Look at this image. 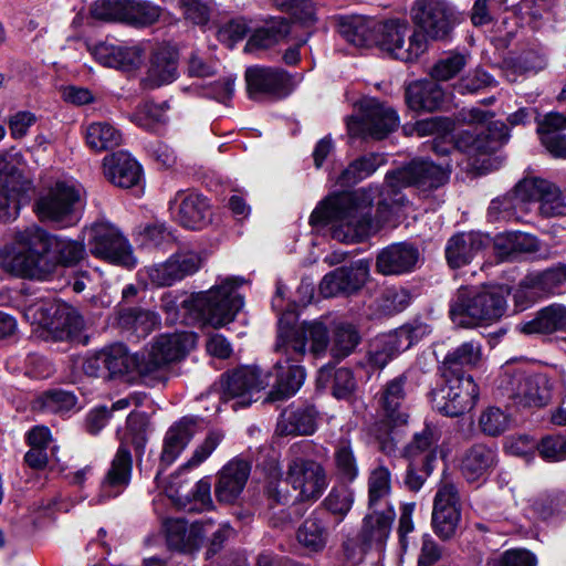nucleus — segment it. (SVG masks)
<instances>
[{"label":"nucleus","instance_id":"obj_19","mask_svg":"<svg viewBox=\"0 0 566 566\" xmlns=\"http://www.w3.org/2000/svg\"><path fill=\"white\" fill-rule=\"evenodd\" d=\"M369 272L368 260H358L348 266L337 268L323 277L319 283V292L324 297L352 295L367 283Z\"/></svg>","mask_w":566,"mask_h":566},{"label":"nucleus","instance_id":"obj_21","mask_svg":"<svg viewBox=\"0 0 566 566\" xmlns=\"http://www.w3.org/2000/svg\"><path fill=\"white\" fill-rule=\"evenodd\" d=\"M212 526L211 520L188 524L181 518H171L165 523L167 545L170 549L186 554H196Z\"/></svg>","mask_w":566,"mask_h":566},{"label":"nucleus","instance_id":"obj_8","mask_svg":"<svg viewBox=\"0 0 566 566\" xmlns=\"http://www.w3.org/2000/svg\"><path fill=\"white\" fill-rule=\"evenodd\" d=\"M305 444L294 443L290 447V460L286 469V485H290L300 502H314L318 500L328 485L327 472L322 463L303 458Z\"/></svg>","mask_w":566,"mask_h":566},{"label":"nucleus","instance_id":"obj_17","mask_svg":"<svg viewBox=\"0 0 566 566\" xmlns=\"http://www.w3.org/2000/svg\"><path fill=\"white\" fill-rule=\"evenodd\" d=\"M31 181L6 160L0 161V221L14 220L29 197Z\"/></svg>","mask_w":566,"mask_h":566},{"label":"nucleus","instance_id":"obj_31","mask_svg":"<svg viewBox=\"0 0 566 566\" xmlns=\"http://www.w3.org/2000/svg\"><path fill=\"white\" fill-rule=\"evenodd\" d=\"M103 165L105 177L117 187L130 188L140 180V166L125 151L106 156L103 160Z\"/></svg>","mask_w":566,"mask_h":566},{"label":"nucleus","instance_id":"obj_38","mask_svg":"<svg viewBox=\"0 0 566 566\" xmlns=\"http://www.w3.org/2000/svg\"><path fill=\"white\" fill-rule=\"evenodd\" d=\"M438 441L437 430L433 427L426 426L420 432H416L411 441L405 447L403 457L407 460H419L427 468L426 470H432Z\"/></svg>","mask_w":566,"mask_h":566},{"label":"nucleus","instance_id":"obj_3","mask_svg":"<svg viewBox=\"0 0 566 566\" xmlns=\"http://www.w3.org/2000/svg\"><path fill=\"white\" fill-rule=\"evenodd\" d=\"M338 32L355 46L376 43L396 59L406 62L424 52L422 35H418L417 30H411L407 20L391 19L373 22L370 25L363 20L342 19Z\"/></svg>","mask_w":566,"mask_h":566},{"label":"nucleus","instance_id":"obj_9","mask_svg":"<svg viewBox=\"0 0 566 566\" xmlns=\"http://www.w3.org/2000/svg\"><path fill=\"white\" fill-rule=\"evenodd\" d=\"M411 19L417 34L422 35L424 51L428 41L447 40L460 23L459 14L447 0H416L411 8Z\"/></svg>","mask_w":566,"mask_h":566},{"label":"nucleus","instance_id":"obj_53","mask_svg":"<svg viewBox=\"0 0 566 566\" xmlns=\"http://www.w3.org/2000/svg\"><path fill=\"white\" fill-rule=\"evenodd\" d=\"M509 139V128L502 122H494L476 134L471 147L481 154L496 151Z\"/></svg>","mask_w":566,"mask_h":566},{"label":"nucleus","instance_id":"obj_34","mask_svg":"<svg viewBox=\"0 0 566 566\" xmlns=\"http://www.w3.org/2000/svg\"><path fill=\"white\" fill-rule=\"evenodd\" d=\"M394 520L392 510L373 511L364 517L358 539L367 547L381 548L390 535Z\"/></svg>","mask_w":566,"mask_h":566},{"label":"nucleus","instance_id":"obj_37","mask_svg":"<svg viewBox=\"0 0 566 566\" xmlns=\"http://www.w3.org/2000/svg\"><path fill=\"white\" fill-rule=\"evenodd\" d=\"M494 464V451L483 444H475L464 453L460 470L467 481L475 482L489 474Z\"/></svg>","mask_w":566,"mask_h":566},{"label":"nucleus","instance_id":"obj_13","mask_svg":"<svg viewBox=\"0 0 566 566\" xmlns=\"http://www.w3.org/2000/svg\"><path fill=\"white\" fill-rule=\"evenodd\" d=\"M497 388L503 396L523 407H542L551 399L549 381L544 375L505 370Z\"/></svg>","mask_w":566,"mask_h":566},{"label":"nucleus","instance_id":"obj_55","mask_svg":"<svg viewBox=\"0 0 566 566\" xmlns=\"http://www.w3.org/2000/svg\"><path fill=\"white\" fill-rule=\"evenodd\" d=\"M384 163L381 156L370 154L354 160L339 176V181L343 185L356 184L377 170Z\"/></svg>","mask_w":566,"mask_h":566},{"label":"nucleus","instance_id":"obj_30","mask_svg":"<svg viewBox=\"0 0 566 566\" xmlns=\"http://www.w3.org/2000/svg\"><path fill=\"white\" fill-rule=\"evenodd\" d=\"M133 459L126 443L123 442L111 463L102 482V495L105 497H115L123 492L129 484L132 475Z\"/></svg>","mask_w":566,"mask_h":566},{"label":"nucleus","instance_id":"obj_51","mask_svg":"<svg viewBox=\"0 0 566 566\" xmlns=\"http://www.w3.org/2000/svg\"><path fill=\"white\" fill-rule=\"evenodd\" d=\"M290 32V24L284 18L273 21L265 28L258 29L245 44V51L270 48L283 40Z\"/></svg>","mask_w":566,"mask_h":566},{"label":"nucleus","instance_id":"obj_36","mask_svg":"<svg viewBox=\"0 0 566 566\" xmlns=\"http://www.w3.org/2000/svg\"><path fill=\"white\" fill-rule=\"evenodd\" d=\"M97 60L108 66L123 71L137 69L143 61V50L138 46L101 44L96 48Z\"/></svg>","mask_w":566,"mask_h":566},{"label":"nucleus","instance_id":"obj_5","mask_svg":"<svg viewBox=\"0 0 566 566\" xmlns=\"http://www.w3.org/2000/svg\"><path fill=\"white\" fill-rule=\"evenodd\" d=\"M502 287H460L450 304V318L460 327H473L497 321L506 310Z\"/></svg>","mask_w":566,"mask_h":566},{"label":"nucleus","instance_id":"obj_41","mask_svg":"<svg viewBox=\"0 0 566 566\" xmlns=\"http://www.w3.org/2000/svg\"><path fill=\"white\" fill-rule=\"evenodd\" d=\"M115 319L118 327L137 337L147 336L159 323L156 313L142 308L119 310Z\"/></svg>","mask_w":566,"mask_h":566},{"label":"nucleus","instance_id":"obj_6","mask_svg":"<svg viewBox=\"0 0 566 566\" xmlns=\"http://www.w3.org/2000/svg\"><path fill=\"white\" fill-rule=\"evenodd\" d=\"M240 282L227 279L207 292L193 294L182 302V308L195 321L211 325L214 328L224 326L234 319L243 306V298L237 289Z\"/></svg>","mask_w":566,"mask_h":566},{"label":"nucleus","instance_id":"obj_12","mask_svg":"<svg viewBox=\"0 0 566 566\" xmlns=\"http://www.w3.org/2000/svg\"><path fill=\"white\" fill-rule=\"evenodd\" d=\"M443 385L432 391L433 409L448 417H459L473 409L479 388L471 375L441 373Z\"/></svg>","mask_w":566,"mask_h":566},{"label":"nucleus","instance_id":"obj_56","mask_svg":"<svg viewBox=\"0 0 566 566\" xmlns=\"http://www.w3.org/2000/svg\"><path fill=\"white\" fill-rule=\"evenodd\" d=\"M336 473L345 481H353L358 475L357 461L348 440H339L334 451Z\"/></svg>","mask_w":566,"mask_h":566},{"label":"nucleus","instance_id":"obj_25","mask_svg":"<svg viewBox=\"0 0 566 566\" xmlns=\"http://www.w3.org/2000/svg\"><path fill=\"white\" fill-rule=\"evenodd\" d=\"M178 222L188 229H201L210 221V206L205 197L191 191H178L170 202Z\"/></svg>","mask_w":566,"mask_h":566},{"label":"nucleus","instance_id":"obj_40","mask_svg":"<svg viewBox=\"0 0 566 566\" xmlns=\"http://www.w3.org/2000/svg\"><path fill=\"white\" fill-rule=\"evenodd\" d=\"M520 182L514 189L503 196L496 197L490 203L488 217L492 222L511 221L518 219V212L524 210V205L531 199L523 198L524 191H520Z\"/></svg>","mask_w":566,"mask_h":566},{"label":"nucleus","instance_id":"obj_11","mask_svg":"<svg viewBox=\"0 0 566 566\" xmlns=\"http://www.w3.org/2000/svg\"><path fill=\"white\" fill-rule=\"evenodd\" d=\"M86 233L87 248L93 256L127 269L136 265L137 259L129 241L115 224L95 221L86 228Z\"/></svg>","mask_w":566,"mask_h":566},{"label":"nucleus","instance_id":"obj_64","mask_svg":"<svg viewBox=\"0 0 566 566\" xmlns=\"http://www.w3.org/2000/svg\"><path fill=\"white\" fill-rule=\"evenodd\" d=\"M534 554L527 549L515 548L504 552L499 558L490 559L486 566H536Z\"/></svg>","mask_w":566,"mask_h":566},{"label":"nucleus","instance_id":"obj_46","mask_svg":"<svg viewBox=\"0 0 566 566\" xmlns=\"http://www.w3.org/2000/svg\"><path fill=\"white\" fill-rule=\"evenodd\" d=\"M497 253L505 259L514 258L516 253H533L538 251V240L528 233L509 232L497 235L494 242Z\"/></svg>","mask_w":566,"mask_h":566},{"label":"nucleus","instance_id":"obj_54","mask_svg":"<svg viewBox=\"0 0 566 566\" xmlns=\"http://www.w3.org/2000/svg\"><path fill=\"white\" fill-rule=\"evenodd\" d=\"M168 102L156 104L154 102H144L138 105L132 114L130 120L145 129H154L157 125L165 124L168 120Z\"/></svg>","mask_w":566,"mask_h":566},{"label":"nucleus","instance_id":"obj_16","mask_svg":"<svg viewBox=\"0 0 566 566\" xmlns=\"http://www.w3.org/2000/svg\"><path fill=\"white\" fill-rule=\"evenodd\" d=\"M447 180V171L428 160H412L386 175V182L392 189L413 186L427 191L441 187Z\"/></svg>","mask_w":566,"mask_h":566},{"label":"nucleus","instance_id":"obj_29","mask_svg":"<svg viewBox=\"0 0 566 566\" xmlns=\"http://www.w3.org/2000/svg\"><path fill=\"white\" fill-rule=\"evenodd\" d=\"M489 244V237L478 232H462L452 235L446 247L448 264L458 269L470 263Z\"/></svg>","mask_w":566,"mask_h":566},{"label":"nucleus","instance_id":"obj_24","mask_svg":"<svg viewBox=\"0 0 566 566\" xmlns=\"http://www.w3.org/2000/svg\"><path fill=\"white\" fill-rule=\"evenodd\" d=\"M518 189L524 191L523 198L539 202L542 216H566V191L555 184L541 178H525L520 181Z\"/></svg>","mask_w":566,"mask_h":566},{"label":"nucleus","instance_id":"obj_23","mask_svg":"<svg viewBox=\"0 0 566 566\" xmlns=\"http://www.w3.org/2000/svg\"><path fill=\"white\" fill-rule=\"evenodd\" d=\"M245 81L248 93L253 98L259 95L282 98L293 90L291 75L282 69L250 67L245 72Z\"/></svg>","mask_w":566,"mask_h":566},{"label":"nucleus","instance_id":"obj_45","mask_svg":"<svg viewBox=\"0 0 566 566\" xmlns=\"http://www.w3.org/2000/svg\"><path fill=\"white\" fill-rule=\"evenodd\" d=\"M530 510L537 518L548 521L566 516V493L556 491L530 499Z\"/></svg>","mask_w":566,"mask_h":566},{"label":"nucleus","instance_id":"obj_49","mask_svg":"<svg viewBox=\"0 0 566 566\" xmlns=\"http://www.w3.org/2000/svg\"><path fill=\"white\" fill-rule=\"evenodd\" d=\"M108 379L128 374L133 369L138 373L140 358L130 355L122 344H115L104 348Z\"/></svg>","mask_w":566,"mask_h":566},{"label":"nucleus","instance_id":"obj_7","mask_svg":"<svg viewBox=\"0 0 566 566\" xmlns=\"http://www.w3.org/2000/svg\"><path fill=\"white\" fill-rule=\"evenodd\" d=\"M196 345L192 333L179 332L158 336L147 355L140 357L138 375L149 385L166 384L168 368L184 359Z\"/></svg>","mask_w":566,"mask_h":566},{"label":"nucleus","instance_id":"obj_1","mask_svg":"<svg viewBox=\"0 0 566 566\" xmlns=\"http://www.w3.org/2000/svg\"><path fill=\"white\" fill-rule=\"evenodd\" d=\"M310 343V352L314 356L324 354L328 346V333L323 323L311 322L291 326L280 321L275 352L284 359H279L274 366V375L269 373L261 376L256 368L242 367L226 375L221 379V399L223 401L235 400L232 406H250L256 400L254 397L265 387L271 386L268 399L270 401L283 400L293 396L302 386L305 370L297 365L306 354Z\"/></svg>","mask_w":566,"mask_h":566},{"label":"nucleus","instance_id":"obj_61","mask_svg":"<svg viewBox=\"0 0 566 566\" xmlns=\"http://www.w3.org/2000/svg\"><path fill=\"white\" fill-rule=\"evenodd\" d=\"M504 63L514 73L537 72L545 67L546 59L543 54L530 50L521 53L515 59L506 60Z\"/></svg>","mask_w":566,"mask_h":566},{"label":"nucleus","instance_id":"obj_4","mask_svg":"<svg viewBox=\"0 0 566 566\" xmlns=\"http://www.w3.org/2000/svg\"><path fill=\"white\" fill-rule=\"evenodd\" d=\"M46 231L32 224L15 230L12 241L0 249V269L23 279L44 280L53 273V265L44 255Z\"/></svg>","mask_w":566,"mask_h":566},{"label":"nucleus","instance_id":"obj_63","mask_svg":"<svg viewBox=\"0 0 566 566\" xmlns=\"http://www.w3.org/2000/svg\"><path fill=\"white\" fill-rule=\"evenodd\" d=\"M539 455L547 461H562L566 458V438L562 434H547L536 446Z\"/></svg>","mask_w":566,"mask_h":566},{"label":"nucleus","instance_id":"obj_43","mask_svg":"<svg viewBox=\"0 0 566 566\" xmlns=\"http://www.w3.org/2000/svg\"><path fill=\"white\" fill-rule=\"evenodd\" d=\"M481 360V344L476 340L464 342L444 357L441 373L465 374L462 367H475Z\"/></svg>","mask_w":566,"mask_h":566},{"label":"nucleus","instance_id":"obj_35","mask_svg":"<svg viewBox=\"0 0 566 566\" xmlns=\"http://www.w3.org/2000/svg\"><path fill=\"white\" fill-rule=\"evenodd\" d=\"M193 420L182 418L166 432L160 455V465L168 467L180 455L196 432Z\"/></svg>","mask_w":566,"mask_h":566},{"label":"nucleus","instance_id":"obj_26","mask_svg":"<svg viewBox=\"0 0 566 566\" xmlns=\"http://www.w3.org/2000/svg\"><path fill=\"white\" fill-rule=\"evenodd\" d=\"M251 465L242 459L229 461L218 473L214 493L219 502L231 504L242 493L249 479Z\"/></svg>","mask_w":566,"mask_h":566},{"label":"nucleus","instance_id":"obj_50","mask_svg":"<svg viewBox=\"0 0 566 566\" xmlns=\"http://www.w3.org/2000/svg\"><path fill=\"white\" fill-rule=\"evenodd\" d=\"M124 23L148 27L158 21L161 9L146 0H125Z\"/></svg>","mask_w":566,"mask_h":566},{"label":"nucleus","instance_id":"obj_59","mask_svg":"<svg viewBox=\"0 0 566 566\" xmlns=\"http://www.w3.org/2000/svg\"><path fill=\"white\" fill-rule=\"evenodd\" d=\"M125 0H96L90 8L92 18L102 22L124 23Z\"/></svg>","mask_w":566,"mask_h":566},{"label":"nucleus","instance_id":"obj_33","mask_svg":"<svg viewBox=\"0 0 566 566\" xmlns=\"http://www.w3.org/2000/svg\"><path fill=\"white\" fill-rule=\"evenodd\" d=\"M45 258L53 265V272L57 265L73 266L86 255L85 244L81 241L55 237L46 232Z\"/></svg>","mask_w":566,"mask_h":566},{"label":"nucleus","instance_id":"obj_44","mask_svg":"<svg viewBox=\"0 0 566 566\" xmlns=\"http://www.w3.org/2000/svg\"><path fill=\"white\" fill-rule=\"evenodd\" d=\"M296 538L300 545L308 552L318 553L327 544V527L322 518L312 514L300 525Z\"/></svg>","mask_w":566,"mask_h":566},{"label":"nucleus","instance_id":"obj_52","mask_svg":"<svg viewBox=\"0 0 566 566\" xmlns=\"http://www.w3.org/2000/svg\"><path fill=\"white\" fill-rule=\"evenodd\" d=\"M360 342L357 328L349 323H339L333 332L329 348L333 358L340 360L350 355Z\"/></svg>","mask_w":566,"mask_h":566},{"label":"nucleus","instance_id":"obj_48","mask_svg":"<svg viewBox=\"0 0 566 566\" xmlns=\"http://www.w3.org/2000/svg\"><path fill=\"white\" fill-rule=\"evenodd\" d=\"M332 380L331 389L333 396L338 399L348 398L356 388V380L353 371L342 367L333 371L329 366L319 369L317 381L321 386H326Z\"/></svg>","mask_w":566,"mask_h":566},{"label":"nucleus","instance_id":"obj_42","mask_svg":"<svg viewBox=\"0 0 566 566\" xmlns=\"http://www.w3.org/2000/svg\"><path fill=\"white\" fill-rule=\"evenodd\" d=\"M520 331L524 334L566 331V306L551 305L543 308L534 319L522 324Z\"/></svg>","mask_w":566,"mask_h":566},{"label":"nucleus","instance_id":"obj_15","mask_svg":"<svg viewBox=\"0 0 566 566\" xmlns=\"http://www.w3.org/2000/svg\"><path fill=\"white\" fill-rule=\"evenodd\" d=\"M461 522V501L457 485L443 479L437 490L433 510L432 527L443 541L452 538Z\"/></svg>","mask_w":566,"mask_h":566},{"label":"nucleus","instance_id":"obj_20","mask_svg":"<svg viewBox=\"0 0 566 566\" xmlns=\"http://www.w3.org/2000/svg\"><path fill=\"white\" fill-rule=\"evenodd\" d=\"M201 266V258L193 251L174 253L167 261L145 268V273L155 286H170L188 275L196 273Z\"/></svg>","mask_w":566,"mask_h":566},{"label":"nucleus","instance_id":"obj_22","mask_svg":"<svg viewBox=\"0 0 566 566\" xmlns=\"http://www.w3.org/2000/svg\"><path fill=\"white\" fill-rule=\"evenodd\" d=\"M566 283V264L547 269L542 272L530 273L518 284L514 292V300L518 306L534 302L542 295L555 293Z\"/></svg>","mask_w":566,"mask_h":566},{"label":"nucleus","instance_id":"obj_27","mask_svg":"<svg viewBox=\"0 0 566 566\" xmlns=\"http://www.w3.org/2000/svg\"><path fill=\"white\" fill-rule=\"evenodd\" d=\"M419 261L418 249L400 242L382 249L376 259V270L382 275H400L411 272Z\"/></svg>","mask_w":566,"mask_h":566},{"label":"nucleus","instance_id":"obj_10","mask_svg":"<svg viewBox=\"0 0 566 566\" xmlns=\"http://www.w3.org/2000/svg\"><path fill=\"white\" fill-rule=\"evenodd\" d=\"M83 191L80 187L57 181L43 192L35 202V212L41 221L59 224L61 228L77 223V209L82 206Z\"/></svg>","mask_w":566,"mask_h":566},{"label":"nucleus","instance_id":"obj_57","mask_svg":"<svg viewBox=\"0 0 566 566\" xmlns=\"http://www.w3.org/2000/svg\"><path fill=\"white\" fill-rule=\"evenodd\" d=\"M410 293L401 287H387L376 300V311L380 315H392L403 311L410 302Z\"/></svg>","mask_w":566,"mask_h":566},{"label":"nucleus","instance_id":"obj_60","mask_svg":"<svg viewBox=\"0 0 566 566\" xmlns=\"http://www.w3.org/2000/svg\"><path fill=\"white\" fill-rule=\"evenodd\" d=\"M369 507L375 506L390 493V472L388 468L378 465L370 473L368 481Z\"/></svg>","mask_w":566,"mask_h":566},{"label":"nucleus","instance_id":"obj_18","mask_svg":"<svg viewBox=\"0 0 566 566\" xmlns=\"http://www.w3.org/2000/svg\"><path fill=\"white\" fill-rule=\"evenodd\" d=\"M409 391L408 376L400 374L386 381L378 392L380 415L391 429L406 426L409 419L407 397Z\"/></svg>","mask_w":566,"mask_h":566},{"label":"nucleus","instance_id":"obj_62","mask_svg":"<svg viewBox=\"0 0 566 566\" xmlns=\"http://www.w3.org/2000/svg\"><path fill=\"white\" fill-rule=\"evenodd\" d=\"M223 433L219 430L208 432L201 443L197 446L191 458L184 465V469L198 467L205 462L223 440Z\"/></svg>","mask_w":566,"mask_h":566},{"label":"nucleus","instance_id":"obj_47","mask_svg":"<svg viewBox=\"0 0 566 566\" xmlns=\"http://www.w3.org/2000/svg\"><path fill=\"white\" fill-rule=\"evenodd\" d=\"M85 138L87 146L96 151L113 149L122 143L120 132L106 122L91 123L86 127Z\"/></svg>","mask_w":566,"mask_h":566},{"label":"nucleus","instance_id":"obj_2","mask_svg":"<svg viewBox=\"0 0 566 566\" xmlns=\"http://www.w3.org/2000/svg\"><path fill=\"white\" fill-rule=\"evenodd\" d=\"M370 190L359 189L332 195L311 213L310 224L323 227L332 223V237L339 242H356L374 230Z\"/></svg>","mask_w":566,"mask_h":566},{"label":"nucleus","instance_id":"obj_28","mask_svg":"<svg viewBox=\"0 0 566 566\" xmlns=\"http://www.w3.org/2000/svg\"><path fill=\"white\" fill-rule=\"evenodd\" d=\"M178 76V52L169 45L158 46L150 59L144 85L156 88L174 82Z\"/></svg>","mask_w":566,"mask_h":566},{"label":"nucleus","instance_id":"obj_14","mask_svg":"<svg viewBox=\"0 0 566 566\" xmlns=\"http://www.w3.org/2000/svg\"><path fill=\"white\" fill-rule=\"evenodd\" d=\"M359 109L360 117L352 116L347 120L348 134L353 137L384 139L399 125L396 111L376 99L363 101Z\"/></svg>","mask_w":566,"mask_h":566},{"label":"nucleus","instance_id":"obj_39","mask_svg":"<svg viewBox=\"0 0 566 566\" xmlns=\"http://www.w3.org/2000/svg\"><path fill=\"white\" fill-rule=\"evenodd\" d=\"M315 411L313 408L285 409L277 421L279 436L312 434L315 431Z\"/></svg>","mask_w":566,"mask_h":566},{"label":"nucleus","instance_id":"obj_32","mask_svg":"<svg viewBox=\"0 0 566 566\" xmlns=\"http://www.w3.org/2000/svg\"><path fill=\"white\" fill-rule=\"evenodd\" d=\"M406 103L412 111L434 112L444 103V92L433 80L416 81L406 88Z\"/></svg>","mask_w":566,"mask_h":566},{"label":"nucleus","instance_id":"obj_58","mask_svg":"<svg viewBox=\"0 0 566 566\" xmlns=\"http://www.w3.org/2000/svg\"><path fill=\"white\" fill-rule=\"evenodd\" d=\"M184 470L182 467L178 473L172 474L168 480L163 478V471L159 470L155 476V482L171 500L186 506L190 500V493L186 490V481L181 480V471Z\"/></svg>","mask_w":566,"mask_h":566}]
</instances>
